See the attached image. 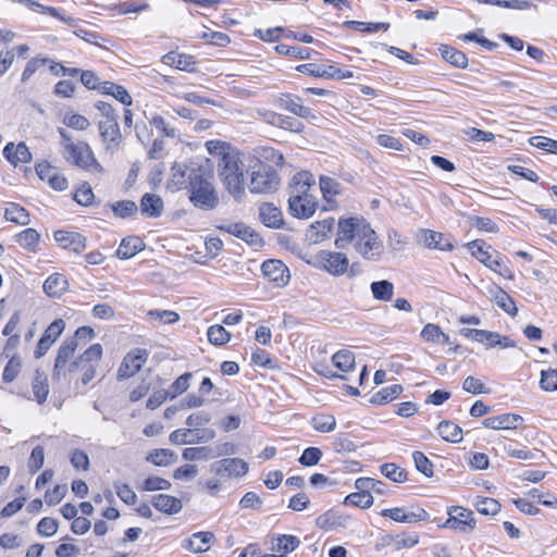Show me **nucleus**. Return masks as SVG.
Returning <instances> with one entry per match:
<instances>
[{
	"mask_svg": "<svg viewBox=\"0 0 557 557\" xmlns=\"http://www.w3.org/2000/svg\"><path fill=\"white\" fill-rule=\"evenodd\" d=\"M208 152L218 159V174L225 189L236 199L245 195V172L252 168L256 157L240 153L230 144L221 140L206 143Z\"/></svg>",
	"mask_w": 557,
	"mask_h": 557,
	"instance_id": "f257e3e1",
	"label": "nucleus"
},
{
	"mask_svg": "<svg viewBox=\"0 0 557 557\" xmlns=\"http://www.w3.org/2000/svg\"><path fill=\"white\" fill-rule=\"evenodd\" d=\"M94 191L88 183H83L74 194V200L82 206H89L94 200Z\"/></svg>",
	"mask_w": 557,
	"mask_h": 557,
	"instance_id": "69168bd1",
	"label": "nucleus"
},
{
	"mask_svg": "<svg viewBox=\"0 0 557 557\" xmlns=\"http://www.w3.org/2000/svg\"><path fill=\"white\" fill-rule=\"evenodd\" d=\"M208 341L215 346H221L230 342L231 334L223 325H211L207 331Z\"/></svg>",
	"mask_w": 557,
	"mask_h": 557,
	"instance_id": "a18cd8bd",
	"label": "nucleus"
},
{
	"mask_svg": "<svg viewBox=\"0 0 557 557\" xmlns=\"http://www.w3.org/2000/svg\"><path fill=\"white\" fill-rule=\"evenodd\" d=\"M188 194L190 202L201 210H213L219 205L218 193L201 169L189 171Z\"/></svg>",
	"mask_w": 557,
	"mask_h": 557,
	"instance_id": "7ed1b4c3",
	"label": "nucleus"
},
{
	"mask_svg": "<svg viewBox=\"0 0 557 557\" xmlns=\"http://www.w3.org/2000/svg\"><path fill=\"white\" fill-rule=\"evenodd\" d=\"M419 240L428 248H435L440 250H451L454 248L449 238H447L443 233L431 230H423Z\"/></svg>",
	"mask_w": 557,
	"mask_h": 557,
	"instance_id": "a878e982",
	"label": "nucleus"
},
{
	"mask_svg": "<svg viewBox=\"0 0 557 557\" xmlns=\"http://www.w3.org/2000/svg\"><path fill=\"white\" fill-rule=\"evenodd\" d=\"M261 222L272 228H280L283 224L282 211L272 203H263L259 209Z\"/></svg>",
	"mask_w": 557,
	"mask_h": 557,
	"instance_id": "bb28decb",
	"label": "nucleus"
},
{
	"mask_svg": "<svg viewBox=\"0 0 557 557\" xmlns=\"http://www.w3.org/2000/svg\"><path fill=\"white\" fill-rule=\"evenodd\" d=\"M523 422V418L516 413H503L496 417H488L483 420L482 424L492 430H510L516 429Z\"/></svg>",
	"mask_w": 557,
	"mask_h": 557,
	"instance_id": "aec40b11",
	"label": "nucleus"
},
{
	"mask_svg": "<svg viewBox=\"0 0 557 557\" xmlns=\"http://www.w3.org/2000/svg\"><path fill=\"white\" fill-rule=\"evenodd\" d=\"M175 454L165 448L154 449L147 456V461L159 466L166 467L174 462Z\"/></svg>",
	"mask_w": 557,
	"mask_h": 557,
	"instance_id": "c03bdc74",
	"label": "nucleus"
},
{
	"mask_svg": "<svg viewBox=\"0 0 557 557\" xmlns=\"http://www.w3.org/2000/svg\"><path fill=\"white\" fill-rule=\"evenodd\" d=\"M370 287L376 300L388 301L393 298L394 285L387 280L373 282Z\"/></svg>",
	"mask_w": 557,
	"mask_h": 557,
	"instance_id": "4c0bfd02",
	"label": "nucleus"
},
{
	"mask_svg": "<svg viewBox=\"0 0 557 557\" xmlns=\"http://www.w3.org/2000/svg\"><path fill=\"white\" fill-rule=\"evenodd\" d=\"M55 242L63 249L81 253L86 248V237L77 232L59 230L53 234Z\"/></svg>",
	"mask_w": 557,
	"mask_h": 557,
	"instance_id": "f3484780",
	"label": "nucleus"
},
{
	"mask_svg": "<svg viewBox=\"0 0 557 557\" xmlns=\"http://www.w3.org/2000/svg\"><path fill=\"white\" fill-rule=\"evenodd\" d=\"M64 158L90 174L101 175L103 166L96 159L90 146L85 141L64 144Z\"/></svg>",
	"mask_w": 557,
	"mask_h": 557,
	"instance_id": "20e7f679",
	"label": "nucleus"
},
{
	"mask_svg": "<svg viewBox=\"0 0 557 557\" xmlns=\"http://www.w3.org/2000/svg\"><path fill=\"white\" fill-rule=\"evenodd\" d=\"M171 488V482L162 479L160 476H149L147 478L141 485V490L152 492V491H168Z\"/></svg>",
	"mask_w": 557,
	"mask_h": 557,
	"instance_id": "680f3d73",
	"label": "nucleus"
},
{
	"mask_svg": "<svg viewBox=\"0 0 557 557\" xmlns=\"http://www.w3.org/2000/svg\"><path fill=\"white\" fill-rule=\"evenodd\" d=\"M3 369L2 380L5 383H12L20 374L23 366L22 358L18 354H13Z\"/></svg>",
	"mask_w": 557,
	"mask_h": 557,
	"instance_id": "58836bf2",
	"label": "nucleus"
},
{
	"mask_svg": "<svg viewBox=\"0 0 557 557\" xmlns=\"http://www.w3.org/2000/svg\"><path fill=\"white\" fill-rule=\"evenodd\" d=\"M345 520L346 518H344L343 516H339L333 511H327L317 518L315 524L321 530L332 531L341 527H344Z\"/></svg>",
	"mask_w": 557,
	"mask_h": 557,
	"instance_id": "c9c22d12",
	"label": "nucleus"
},
{
	"mask_svg": "<svg viewBox=\"0 0 557 557\" xmlns=\"http://www.w3.org/2000/svg\"><path fill=\"white\" fill-rule=\"evenodd\" d=\"M349 244L367 260L376 261L382 255V243L364 219L348 218L338 221L335 246L345 249Z\"/></svg>",
	"mask_w": 557,
	"mask_h": 557,
	"instance_id": "f03ea898",
	"label": "nucleus"
},
{
	"mask_svg": "<svg viewBox=\"0 0 557 557\" xmlns=\"http://www.w3.org/2000/svg\"><path fill=\"white\" fill-rule=\"evenodd\" d=\"M344 503L345 505L369 508L373 504V496L370 493L355 492L347 495Z\"/></svg>",
	"mask_w": 557,
	"mask_h": 557,
	"instance_id": "603ef678",
	"label": "nucleus"
},
{
	"mask_svg": "<svg viewBox=\"0 0 557 557\" xmlns=\"http://www.w3.org/2000/svg\"><path fill=\"white\" fill-rule=\"evenodd\" d=\"M64 327L65 323L62 319H57L49 324L39 342L37 343L36 349L34 351L36 359L41 358L48 351L50 346L60 337Z\"/></svg>",
	"mask_w": 557,
	"mask_h": 557,
	"instance_id": "2eb2a0df",
	"label": "nucleus"
},
{
	"mask_svg": "<svg viewBox=\"0 0 557 557\" xmlns=\"http://www.w3.org/2000/svg\"><path fill=\"white\" fill-rule=\"evenodd\" d=\"M99 91L103 95H110L125 106L132 104V97L128 91L121 85L104 82L100 85Z\"/></svg>",
	"mask_w": 557,
	"mask_h": 557,
	"instance_id": "7c9ffc66",
	"label": "nucleus"
},
{
	"mask_svg": "<svg viewBox=\"0 0 557 557\" xmlns=\"http://www.w3.org/2000/svg\"><path fill=\"white\" fill-rule=\"evenodd\" d=\"M314 185V178L307 171L299 172L293 176L289 196H299L300 198H315L310 194Z\"/></svg>",
	"mask_w": 557,
	"mask_h": 557,
	"instance_id": "6ab92c4d",
	"label": "nucleus"
},
{
	"mask_svg": "<svg viewBox=\"0 0 557 557\" xmlns=\"http://www.w3.org/2000/svg\"><path fill=\"white\" fill-rule=\"evenodd\" d=\"M540 386L545 392L557 391V370L548 369L541 371Z\"/></svg>",
	"mask_w": 557,
	"mask_h": 557,
	"instance_id": "13d9d810",
	"label": "nucleus"
},
{
	"mask_svg": "<svg viewBox=\"0 0 557 557\" xmlns=\"http://www.w3.org/2000/svg\"><path fill=\"white\" fill-rule=\"evenodd\" d=\"M474 507L482 515L495 516L499 512L502 505L494 498L478 496Z\"/></svg>",
	"mask_w": 557,
	"mask_h": 557,
	"instance_id": "37998d69",
	"label": "nucleus"
},
{
	"mask_svg": "<svg viewBox=\"0 0 557 557\" xmlns=\"http://www.w3.org/2000/svg\"><path fill=\"white\" fill-rule=\"evenodd\" d=\"M151 504L159 511L166 515H174L182 510V500L168 494H157L151 497Z\"/></svg>",
	"mask_w": 557,
	"mask_h": 557,
	"instance_id": "393cba45",
	"label": "nucleus"
},
{
	"mask_svg": "<svg viewBox=\"0 0 557 557\" xmlns=\"http://www.w3.org/2000/svg\"><path fill=\"white\" fill-rule=\"evenodd\" d=\"M485 243L480 239H475L469 244L467 247L469 251L480 262L484 263L491 270L497 272L505 278L511 280L513 277L510 269L503 262L500 258H493V256L484 249Z\"/></svg>",
	"mask_w": 557,
	"mask_h": 557,
	"instance_id": "0eeeda50",
	"label": "nucleus"
},
{
	"mask_svg": "<svg viewBox=\"0 0 557 557\" xmlns=\"http://www.w3.org/2000/svg\"><path fill=\"white\" fill-rule=\"evenodd\" d=\"M140 211L149 218H158L163 211V200L156 194H145L140 200Z\"/></svg>",
	"mask_w": 557,
	"mask_h": 557,
	"instance_id": "cd10ccee",
	"label": "nucleus"
},
{
	"mask_svg": "<svg viewBox=\"0 0 557 557\" xmlns=\"http://www.w3.org/2000/svg\"><path fill=\"white\" fill-rule=\"evenodd\" d=\"M218 230L233 235L253 248L264 245L261 235L244 222H228L216 226Z\"/></svg>",
	"mask_w": 557,
	"mask_h": 557,
	"instance_id": "1a4fd4ad",
	"label": "nucleus"
},
{
	"mask_svg": "<svg viewBox=\"0 0 557 557\" xmlns=\"http://www.w3.org/2000/svg\"><path fill=\"white\" fill-rule=\"evenodd\" d=\"M488 294L491 299L506 313L511 317H516L518 314V308L516 302L511 298L509 294H507L499 286L494 285L488 288Z\"/></svg>",
	"mask_w": 557,
	"mask_h": 557,
	"instance_id": "5701e85b",
	"label": "nucleus"
},
{
	"mask_svg": "<svg viewBox=\"0 0 557 557\" xmlns=\"http://www.w3.org/2000/svg\"><path fill=\"white\" fill-rule=\"evenodd\" d=\"M322 457V451L318 447L306 448L298 461L300 465L306 467H312L319 463Z\"/></svg>",
	"mask_w": 557,
	"mask_h": 557,
	"instance_id": "e2e57ef3",
	"label": "nucleus"
},
{
	"mask_svg": "<svg viewBox=\"0 0 557 557\" xmlns=\"http://www.w3.org/2000/svg\"><path fill=\"white\" fill-rule=\"evenodd\" d=\"M40 234L35 228H26L17 235V243L29 251H36Z\"/></svg>",
	"mask_w": 557,
	"mask_h": 557,
	"instance_id": "a19ab883",
	"label": "nucleus"
},
{
	"mask_svg": "<svg viewBox=\"0 0 557 557\" xmlns=\"http://www.w3.org/2000/svg\"><path fill=\"white\" fill-rule=\"evenodd\" d=\"M5 220L20 224L27 225L30 222L29 214L25 208L15 202H10L4 211Z\"/></svg>",
	"mask_w": 557,
	"mask_h": 557,
	"instance_id": "e433bc0d",
	"label": "nucleus"
},
{
	"mask_svg": "<svg viewBox=\"0 0 557 557\" xmlns=\"http://www.w3.org/2000/svg\"><path fill=\"white\" fill-rule=\"evenodd\" d=\"M311 424L314 430L329 433L335 430L336 420L330 414H317L311 419Z\"/></svg>",
	"mask_w": 557,
	"mask_h": 557,
	"instance_id": "8fccbe9b",
	"label": "nucleus"
},
{
	"mask_svg": "<svg viewBox=\"0 0 557 557\" xmlns=\"http://www.w3.org/2000/svg\"><path fill=\"white\" fill-rule=\"evenodd\" d=\"M248 469V463L240 458H224L211 465V472L220 478H242Z\"/></svg>",
	"mask_w": 557,
	"mask_h": 557,
	"instance_id": "ddd939ff",
	"label": "nucleus"
},
{
	"mask_svg": "<svg viewBox=\"0 0 557 557\" xmlns=\"http://www.w3.org/2000/svg\"><path fill=\"white\" fill-rule=\"evenodd\" d=\"M401 392L403 386L399 384L386 386L371 397V403L376 405L386 404L398 397Z\"/></svg>",
	"mask_w": 557,
	"mask_h": 557,
	"instance_id": "ea45409f",
	"label": "nucleus"
},
{
	"mask_svg": "<svg viewBox=\"0 0 557 557\" xmlns=\"http://www.w3.org/2000/svg\"><path fill=\"white\" fill-rule=\"evenodd\" d=\"M437 431L446 442L459 443L462 441V429L451 421L440 422Z\"/></svg>",
	"mask_w": 557,
	"mask_h": 557,
	"instance_id": "72a5a7b5",
	"label": "nucleus"
},
{
	"mask_svg": "<svg viewBox=\"0 0 557 557\" xmlns=\"http://www.w3.org/2000/svg\"><path fill=\"white\" fill-rule=\"evenodd\" d=\"M317 260L321 269L335 276L346 273L349 267L348 258L343 252L322 250L317 256Z\"/></svg>",
	"mask_w": 557,
	"mask_h": 557,
	"instance_id": "f8f14e48",
	"label": "nucleus"
},
{
	"mask_svg": "<svg viewBox=\"0 0 557 557\" xmlns=\"http://www.w3.org/2000/svg\"><path fill=\"white\" fill-rule=\"evenodd\" d=\"M530 144L533 147H536L544 151L557 154V140H555V139L544 137V136H534V137H531Z\"/></svg>",
	"mask_w": 557,
	"mask_h": 557,
	"instance_id": "774afa93",
	"label": "nucleus"
},
{
	"mask_svg": "<svg viewBox=\"0 0 557 557\" xmlns=\"http://www.w3.org/2000/svg\"><path fill=\"white\" fill-rule=\"evenodd\" d=\"M102 357V347L100 344L89 346L77 359L73 367H78V371L84 373L92 367H98Z\"/></svg>",
	"mask_w": 557,
	"mask_h": 557,
	"instance_id": "412c9836",
	"label": "nucleus"
},
{
	"mask_svg": "<svg viewBox=\"0 0 557 557\" xmlns=\"http://www.w3.org/2000/svg\"><path fill=\"white\" fill-rule=\"evenodd\" d=\"M381 473L396 483H403L407 481V472L395 463L382 465Z\"/></svg>",
	"mask_w": 557,
	"mask_h": 557,
	"instance_id": "3c124183",
	"label": "nucleus"
},
{
	"mask_svg": "<svg viewBox=\"0 0 557 557\" xmlns=\"http://www.w3.org/2000/svg\"><path fill=\"white\" fill-rule=\"evenodd\" d=\"M380 515L400 523H413L424 521L429 518V513L423 508L419 507L417 510H408L405 507L383 509Z\"/></svg>",
	"mask_w": 557,
	"mask_h": 557,
	"instance_id": "dca6fc26",
	"label": "nucleus"
},
{
	"mask_svg": "<svg viewBox=\"0 0 557 557\" xmlns=\"http://www.w3.org/2000/svg\"><path fill=\"white\" fill-rule=\"evenodd\" d=\"M32 389L36 401L39 405L44 404L49 394L48 377L44 372H40L39 370L35 371Z\"/></svg>",
	"mask_w": 557,
	"mask_h": 557,
	"instance_id": "2f4dec72",
	"label": "nucleus"
},
{
	"mask_svg": "<svg viewBox=\"0 0 557 557\" xmlns=\"http://www.w3.org/2000/svg\"><path fill=\"white\" fill-rule=\"evenodd\" d=\"M320 189L323 197L330 200L339 193V183L329 176L320 177Z\"/></svg>",
	"mask_w": 557,
	"mask_h": 557,
	"instance_id": "052dcab7",
	"label": "nucleus"
},
{
	"mask_svg": "<svg viewBox=\"0 0 557 557\" xmlns=\"http://www.w3.org/2000/svg\"><path fill=\"white\" fill-rule=\"evenodd\" d=\"M98 129L106 152L115 153L123 141L117 120H99Z\"/></svg>",
	"mask_w": 557,
	"mask_h": 557,
	"instance_id": "9d476101",
	"label": "nucleus"
},
{
	"mask_svg": "<svg viewBox=\"0 0 557 557\" xmlns=\"http://www.w3.org/2000/svg\"><path fill=\"white\" fill-rule=\"evenodd\" d=\"M195 169H188L185 164H174L171 169V182L174 186L181 187L188 181L189 171Z\"/></svg>",
	"mask_w": 557,
	"mask_h": 557,
	"instance_id": "bf43d9fd",
	"label": "nucleus"
},
{
	"mask_svg": "<svg viewBox=\"0 0 557 557\" xmlns=\"http://www.w3.org/2000/svg\"><path fill=\"white\" fill-rule=\"evenodd\" d=\"M278 106L289 111L290 113L298 115L304 119H308L313 116L311 109L301 104V99L298 96H294L290 94H282L278 97Z\"/></svg>",
	"mask_w": 557,
	"mask_h": 557,
	"instance_id": "4be33fe9",
	"label": "nucleus"
},
{
	"mask_svg": "<svg viewBox=\"0 0 557 557\" xmlns=\"http://www.w3.org/2000/svg\"><path fill=\"white\" fill-rule=\"evenodd\" d=\"M318 207L315 198H300L299 196H289L288 210L292 216L297 219L311 218Z\"/></svg>",
	"mask_w": 557,
	"mask_h": 557,
	"instance_id": "a211bd4d",
	"label": "nucleus"
},
{
	"mask_svg": "<svg viewBox=\"0 0 557 557\" xmlns=\"http://www.w3.org/2000/svg\"><path fill=\"white\" fill-rule=\"evenodd\" d=\"M278 54L290 55L300 60L310 59L311 50L299 46H288L280 44L275 47Z\"/></svg>",
	"mask_w": 557,
	"mask_h": 557,
	"instance_id": "09e8293b",
	"label": "nucleus"
},
{
	"mask_svg": "<svg viewBox=\"0 0 557 557\" xmlns=\"http://www.w3.org/2000/svg\"><path fill=\"white\" fill-rule=\"evenodd\" d=\"M14 150V164L28 163L32 160V153L24 143L14 145L13 143L7 144V151Z\"/></svg>",
	"mask_w": 557,
	"mask_h": 557,
	"instance_id": "6e6d98bb",
	"label": "nucleus"
},
{
	"mask_svg": "<svg viewBox=\"0 0 557 557\" xmlns=\"http://www.w3.org/2000/svg\"><path fill=\"white\" fill-rule=\"evenodd\" d=\"M182 457L188 461L212 459L213 448L209 446L188 447L183 450Z\"/></svg>",
	"mask_w": 557,
	"mask_h": 557,
	"instance_id": "49530a36",
	"label": "nucleus"
},
{
	"mask_svg": "<svg viewBox=\"0 0 557 557\" xmlns=\"http://www.w3.org/2000/svg\"><path fill=\"white\" fill-rule=\"evenodd\" d=\"M144 247L145 244L138 236H128L122 239L116 255L120 259H129L141 251Z\"/></svg>",
	"mask_w": 557,
	"mask_h": 557,
	"instance_id": "c85d7f7f",
	"label": "nucleus"
},
{
	"mask_svg": "<svg viewBox=\"0 0 557 557\" xmlns=\"http://www.w3.org/2000/svg\"><path fill=\"white\" fill-rule=\"evenodd\" d=\"M193 374L190 372H186L180 375L170 386L168 391L171 398H174L183 393H185L190 386V380Z\"/></svg>",
	"mask_w": 557,
	"mask_h": 557,
	"instance_id": "864d4df0",
	"label": "nucleus"
},
{
	"mask_svg": "<svg viewBox=\"0 0 557 557\" xmlns=\"http://www.w3.org/2000/svg\"><path fill=\"white\" fill-rule=\"evenodd\" d=\"M77 348L75 338H66L58 349L57 357L54 360L52 380L60 381H72V374L78 371V367H73V356Z\"/></svg>",
	"mask_w": 557,
	"mask_h": 557,
	"instance_id": "423d86ee",
	"label": "nucleus"
},
{
	"mask_svg": "<svg viewBox=\"0 0 557 557\" xmlns=\"http://www.w3.org/2000/svg\"><path fill=\"white\" fill-rule=\"evenodd\" d=\"M59 522L54 518L45 517L37 524V532L46 537L52 536L57 533Z\"/></svg>",
	"mask_w": 557,
	"mask_h": 557,
	"instance_id": "338daca9",
	"label": "nucleus"
},
{
	"mask_svg": "<svg viewBox=\"0 0 557 557\" xmlns=\"http://www.w3.org/2000/svg\"><path fill=\"white\" fill-rule=\"evenodd\" d=\"M263 276L275 284L277 287H283L288 284L290 274L288 268L276 259H270L261 265Z\"/></svg>",
	"mask_w": 557,
	"mask_h": 557,
	"instance_id": "4468645a",
	"label": "nucleus"
},
{
	"mask_svg": "<svg viewBox=\"0 0 557 557\" xmlns=\"http://www.w3.org/2000/svg\"><path fill=\"white\" fill-rule=\"evenodd\" d=\"M270 119L268 120L271 124L282 127L284 129L300 131L301 123L290 116H285L277 113H269Z\"/></svg>",
	"mask_w": 557,
	"mask_h": 557,
	"instance_id": "de8ad7c7",
	"label": "nucleus"
},
{
	"mask_svg": "<svg viewBox=\"0 0 557 557\" xmlns=\"http://www.w3.org/2000/svg\"><path fill=\"white\" fill-rule=\"evenodd\" d=\"M440 52L442 58L451 65L458 69H466L468 66V58L462 51H459L454 47L443 45L440 47Z\"/></svg>",
	"mask_w": 557,
	"mask_h": 557,
	"instance_id": "473e14b6",
	"label": "nucleus"
},
{
	"mask_svg": "<svg viewBox=\"0 0 557 557\" xmlns=\"http://www.w3.org/2000/svg\"><path fill=\"white\" fill-rule=\"evenodd\" d=\"M149 352L144 348H135L123 358L119 369L117 379L124 380L134 376L147 362Z\"/></svg>",
	"mask_w": 557,
	"mask_h": 557,
	"instance_id": "9b49d317",
	"label": "nucleus"
},
{
	"mask_svg": "<svg viewBox=\"0 0 557 557\" xmlns=\"http://www.w3.org/2000/svg\"><path fill=\"white\" fill-rule=\"evenodd\" d=\"M448 519L443 524L444 528L469 533L475 528L473 512L460 506H451L447 509Z\"/></svg>",
	"mask_w": 557,
	"mask_h": 557,
	"instance_id": "6e6552de",
	"label": "nucleus"
},
{
	"mask_svg": "<svg viewBox=\"0 0 557 557\" xmlns=\"http://www.w3.org/2000/svg\"><path fill=\"white\" fill-rule=\"evenodd\" d=\"M335 220L333 218L317 221L310 226L309 237L314 243L322 242L332 232Z\"/></svg>",
	"mask_w": 557,
	"mask_h": 557,
	"instance_id": "f704fd0d",
	"label": "nucleus"
},
{
	"mask_svg": "<svg viewBox=\"0 0 557 557\" xmlns=\"http://www.w3.org/2000/svg\"><path fill=\"white\" fill-rule=\"evenodd\" d=\"M66 289L67 281L59 273L51 274L44 283V290L50 297H60Z\"/></svg>",
	"mask_w": 557,
	"mask_h": 557,
	"instance_id": "c756f323",
	"label": "nucleus"
},
{
	"mask_svg": "<svg viewBox=\"0 0 557 557\" xmlns=\"http://www.w3.org/2000/svg\"><path fill=\"white\" fill-rule=\"evenodd\" d=\"M138 210L137 205L132 200H122L112 205V211L115 216L125 219L135 214Z\"/></svg>",
	"mask_w": 557,
	"mask_h": 557,
	"instance_id": "5fc2aeb1",
	"label": "nucleus"
},
{
	"mask_svg": "<svg viewBox=\"0 0 557 557\" xmlns=\"http://www.w3.org/2000/svg\"><path fill=\"white\" fill-rule=\"evenodd\" d=\"M280 186L277 172L262 160L257 159L250 170L248 188L252 194H265L275 191Z\"/></svg>",
	"mask_w": 557,
	"mask_h": 557,
	"instance_id": "39448f33",
	"label": "nucleus"
},
{
	"mask_svg": "<svg viewBox=\"0 0 557 557\" xmlns=\"http://www.w3.org/2000/svg\"><path fill=\"white\" fill-rule=\"evenodd\" d=\"M45 462V453L41 446H36L28 458L27 467L32 474L40 470Z\"/></svg>",
	"mask_w": 557,
	"mask_h": 557,
	"instance_id": "0e129e2a",
	"label": "nucleus"
},
{
	"mask_svg": "<svg viewBox=\"0 0 557 557\" xmlns=\"http://www.w3.org/2000/svg\"><path fill=\"white\" fill-rule=\"evenodd\" d=\"M332 361L338 370L348 372L355 367V355L350 350L342 349L333 355Z\"/></svg>",
	"mask_w": 557,
	"mask_h": 557,
	"instance_id": "79ce46f5",
	"label": "nucleus"
},
{
	"mask_svg": "<svg viewBox=\"0 0 557 557\" xmlns=\"http://www.w3.org/2000/svg\"><path fill=\"white\" fill-rule=\"evenodd\" d=\"M412 458L414 461L416 469L428 478L433 475V463L430 459L421 451H413Z\"/></svg>",
	"mask_w": 557,
	"mask_h": 557,
	"instance_id": "4d7b16f0",
	"label": "nucleus"
},
{
	"mask_svg": "<svg viewBox=\"0 0 557 557\" xmlns=\"http://www.w3.org/2000/svg\"><path fill=\"white\" fill-rule=\"evenodd\" d=\"M215 536L212 532L201 531L194 533L188 540L185 541L183 547L193 553H205L207 552Z\"/></svg>",
	"mask_w": 557,
	"mask_h": 557,
	"instance_id": "b1692460",
	"label": "nucleus"
}]
</instances>
